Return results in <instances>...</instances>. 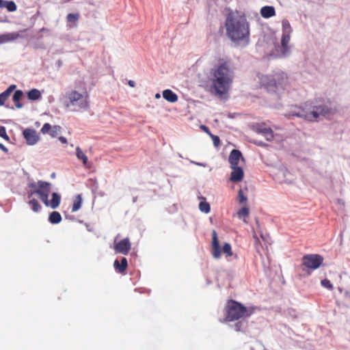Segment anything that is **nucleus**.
I'll return each instance as SVG.
<instances>
[{"label":"nucleus","mask_w":350,"mask_h":350,"mask_svg":"<svg viewBox=\"0 0 350 350\" xmlns=\"http://www.w3.org/2000/svg\"><path fill=\"white\" fill-rule=\"evenodd\" d=\"M82 198L81 195L78 194L75 197L73 204L72 206V212L77 211L81 206Z\"/></svg>","instance_id":"nucleus-24"},{"label":"nucleus","mask_w":350,"mask_h":350,"mask_svg":"<svg viewBox=\"0 0 350 350\" xmlns=\"http://www.w3.org/2000/svg\"><path fill=\"white\" fill-rule=\"evenodd\" d=\"M20 38V34L18 33H9L0 36V43L8 42L17 40Z\"/></svg>","instance_id":"nucleus-19"},{"label":"nucleus","mask_w":350,"mask_h":350,"mask_svg":"<svg viewBox=\"0 0 350 350\" xmlns=\"http://www.w3.org/2000/svg\"><path fill=\"white\" fill-rule=\"evenodd\" d=\"M59 140L62 144H67V139H66L64 137H59Z\"/></svg>","instance_id":"nucleus-39"},{"label":"nucleus","mask_w":350,"mask_h":350,"mask_svg":"<svg viewBox=\"0 0 350 350\" xmlns=\"http://www.w3.org/2000/svg\"><path fill=\"white\" fill-rule=\"evenodd\" d=\"M200 86L204 88H206L207 87V84H206V81H200Z\"/></svg>","instance_id":"nucleus-40"},{"label":"nucleus","mask_w":350,"mask_h":350,"mask_svg":"<svg viewBox=\"0 0 350 350\" xmlns=\"http://www.w3.org/2000/svg\"><path fill=\"white\" fill-rule=\"evenodd\" d=\"M55 173H53V174L51 175V176H52V177H55Z\"/></svg>","instance_id":"nucleus-44"},{"label":"nucleus","mask_w":350,"mask_h":350,"mask_svg":"<svg viewBox=\"0 0 350 350\" xmlns=\"http://www.w3.org/2000/svg\"><path fill=\"white\" fill-rule=\"evenodd\" d=\"M0 137H3L6 141H9L10 140V137L7 135V133H6V129L3 126H0Z\"/></svg>","instance_id":"nucleus-34"},{"label":"nucleus","mask_w":350,"mask_h":350,"mask_svg":"<svg viewBox=\"0 0 350 350\" xmlns=\"http://www.w3.org/2000/svg\"><path fill=\"white\" fill-rule=\"evenodd\" d=\"M323 257L319 254H306L302 257V270H315L323 264Z\"/></svg>","instance_id":"nucleus-9"},{"label":"nucleus","mask_w":350,"mask_h":350,"mask_svg":"<svg viewBox=\"0 0 350 350\" xmlns=\"http://www.w3.org/2000/svg\"><path fill=\"white\" fill-rule=\"evenodd\" d=\"M0 8H5L9 12H14L17 9L16 5L14 1L4 0H0Z\"/></svg>","instance_id":"nucleus-21"},{"label":"nucleus","mask_w":350,"mask_h":350,"mask_svg":"<svg viewBox=\"0 0 350 350\" xmlns=\"http://www.w3.org/2000/svg\"><path fill=\"white\" fill-rule=\"evenodd\" d=\"M291 39V33H282L281 44L284 49H288V44Z\"/></svg>","instance_id":"nucleus-28"},{"label":"nucleus","mask_w":350,"mask_h":350,"mask_svg":"<svg viewBox=\"0 0 350 350\" xmlns=\"http://www.w3.org/2000/svg\"><path fill=\"white\" fill-rule=\"evenodd\" d=\"M336 109L326 105H314L312 103H306L303 107L296 105L291 107V111L285 116L287 117L296 116L308 121H317L320 116L332 114Z\"/></svg>","instance_id":"nucleus-4"},{"label":"nucleus","mask_w":350,"mask_h":350,"mask_svg":"<svg viewBox=\"0 0 350 350\" xmlns=\"http://www.w3.org/2000/svg\"><path fill=\"white\" fill-rule=\"evenodd\" d=\"M237 200L240 204L246 203L247 201V198L244 194V191L242 189H240L238 191Z\"/></svg>","instance_id":"nucleus-32"},{"label":"nucleus","mask_w":350,"mask_h":350,"mask_svg":"<svg viewBox=\"0 0 350 350\" xmlns=\"http://www.w3.org/2000/svg\"><path fill=\"white\" fill-rule=\"evenodd\" d=\"M131 248V244L129 238L123 239L114 245V250L116 253L127 255Z\"/></svg>","instance_id":"nucleus-11"},{"label":"nucleus","mask_w":350,"mask_h":350,"mask_svg":"<svg viewBox=\"0 0 350 350\" xmlns=\"http://www.w3.org/2000/svg\"><path fill=\"white\" fill-rule=\"evenodd\" d=\"M232 172L230 173V180L232 183H239L244 177V172L242 167L236 166L231 167Z\"/></svg>","instance_id":"nucleus-12"},{"label":"nucleus","mask_w":350,"mask_h":350,"mask_svg":"<svg viewBox=\"0 0 350 350\" xmlns=\"http://www.w3.org/2000/svg\"><path fill=\"white\" fill-rule=\"evenodd\" d=\"M48 31L47 29L44 28V27H42L41 29H40V31Z\"/></svg>","instance_id":"nucleus-42"},{"label":"nucleus","mask_w":350,"mask_h":350,"mask_svg":"<svg viewBox=\"0 0 350 350\" xmlns=\"http://www.w3.org/2000/svg\"><path fill=\"white\" fill-rule=\"evenodd\" d=\"M252 129L256 133L264 135L268 141H271L273 138L272 130L264 123H257L254 124L252 126Z\"/></svg>","instance_id":"nucleus-10"},{"label":"nucleus","mask_w":350,"mask_h":350,"mask_svg":"<svg viewBox=\"0 0 350 350\" xmlns=\"http://www.w3.org/2000/svg\"><path fill=\"white\" fill-rule=\"evenodd\" d=\"M211 138L213 139V144L215 147H218L220 144L219 137L217 135H211Z\"/></svg>","instance_id":"nucleus-35"},{"label":"nucleus","mask_w":350,"mask_h":350,"mask_svg":"<svg viewBox=\"0 0 350 350\" xmlns=\"http://www.w3.org/2000/svg\"><path fill=\"white\" fill-rule=\"evenodd\" d=\"M27 97L31 100H38L41 98V93L37 89H32L27 92Z\"/></svg>","instance_id":"nucleus-25"},{"label":"nucleus","mask_w":350,"mask_h":350,"mask_svg":"<svg viewBox=\"0 0 350 350\" xmlns=\"http://www.w3.org/2000/svg\"><path fill=\"white\" fill-rule=\"evenodd\" d=\"M29 190L27 191V204L30 206L33 212H38L42 206L38 201L35 198V195L39 196L40 200L46 206L51 208H56L59 206L61 202V196L57 193H52V198L49 200V194L51 191V183L46 181L38 180L33 182L28 185Z\"/></svg>","instance_id":"nucleus-1"},{"label":"nucleus","mask_w":350,"mask_h":350,"mask_svg":"<svg viewBox=\"0 0 350 350\" xmlns=\"http://www.w3.org/2000/svg\"><path fill=\"white\" fill-rule=\"evenodd\" d=\"M213 76L212 88L216 94L221 96L226 94L234 79V69L230 60L219 58L217 63L211 69Z\"/></svg>","instance_id":"nucleus-2"},{"label":"nucleus","mask_w":350,"mask_h":350,"mask_svg":"<svg viewBox=\"0 0 350 350\" xmlns=\"http://www.w3.org/2000/svg\"><path fill=\"white\" fill-rule=\"evenodd\" d=\"M260 83L269 92L281 94L288 86V78L284 72H276L273 75L262 76Z\"/></svg>","instance_id":"nucleus-6"},{"label":"nucleus","mask_w":350,"mask_h":350,"mask_svg":"<svg viewBox=\"0 0 350 350\" xmlns=\"http://www.w3.org/2000/svg\"><path fill=\"white\" fill-rule=\"evenodd\" d=\"M199 209L205 213H208L211 211L210 204L206 202H200L199 204Z\"/></svg>","instance_id":"nucleus-31"},{"label":"nucleus","mask_w":350,"mask_h":350,"mask_svg":"<svg viewBox=\"0 0 350 350\" xmlns=\"http://www.w3.org/2000/svg\"><path fill=\"white\" fill-rule=\"evenodd\" d=\"M260 14L265 18H268L275 15V10L273 6H264L260 9Z\"/></svg>","instance_id":"nucleus-18"},{"label":"nucleus","mask_w":350,"mask_h":350,"mask_svg":"<svg viewBox=\"0 0 350 350\" xmlns=\"http://www.w3.org/2000/svg\"><path fill=\"white\" fill-rule=\"evenodd\" d=\"M0 149L2 150L4 152L7 153L8 152V149L2 144L0 143Z\"/></svg>","instance_id":"nucleus-38"},{"label":"nucleus","mask_w":350,"mask_h":350,"mask_svg":"<svg viewBox=\"0 0 350 350\" xmlns=\"http://www.w3.org/2000/svg\"><path fill=\"white\" fill-rule=\"evenodd\" d=\"M16 88V85H11L8 88L3 92L0 94V106L4 105L5 102L10 96L11 93Z\"/></svg>","instance_id":"nucleus-17"},{"label":"nucleus","mask_w":350,"mask_h":350,"mask_svg":"<svg viewBox=\"0 0 350 350\" xmlns=\"http://www.w3.org/2000/svg\"><path fill=\"white\" fill-rule=\"evenodd\" d=\"M128 84H129V86H131L132 88H134L135 85V81H133L132 80L129 81Z\"/></svg>","instance_id":"nucleus-41"},{"label":"nucleus","mask_w":350,"mask_h":350,"mask_svg":"<svg viewBox=\"0 0 350 350\" xmlns=\"http://www.w3.org/2000/svg\"><path fill=\"white\" fill-rule=\"evenodd\" d=\"M60 131L61 127L59 126H51L49 123H45L41 129V132L43 134L49 133L53 137L57 136Z\"/></svg>","instance_id":"nucleus-14"},{"label":"nucleus","mask_w":350,"mask_h":350,"mask_svg":"<svg viewBox=\"0 0 350 350\" xmlns=\"http://www.w3.org/2000/svg\"><path fill=\"white\" fill-rule=\"evenodd\" d=\"M79 13H70L66 16L67 22L76 23L79 19Z\"/></svg>","instance_id":"nucleus-30"},{"label":"nucleus","mask_w":350,"mask_h":350,"mask_svg":"<svg viewBox=\"0 0 350 350\" xmlns=\"http://www.w3.org/2000/svg\"><path fill=\"white\" fill-rule=\"evenodd\" d=\"M237 214L239 218L243 219L244 221L245 222V219L248 217L250 214L249 208L247 206L242 207L237 211Z\"/></svg>","instance_id":"nucleus-27"},{"label":"nucleus","mask_w":350,"mask_h":350,"mask_svg":"<svg viewBox=\"0 0 350 350\" xmlns=\"http://www.w3.org/2000/svg\"><path fill=\"white\" fill-rule=\"evenodd\" d=\"M242 326H243L242 322L239 321V322L236 323L234 325V330L237 331V332L241 331L242 330Z\"/></svg>","instance_id":"nucleus-36"},{"label":"nucleus","mask_w":350,"mask_h":350,"mask_svg":"<svg viewBox=\"0 0 350 350\" xmlns=\"http://www.w3.org/2000/svg\"><path fill=\"white\" fill-rule=\"evenodd\" d=\"M49 220L51 224H57L62 221V216L59 212L53 211L50 214Z\"/></svg>","instance_id":"nucleus-23"},{"label":"nucleus","mask_w":350,"mask_h":350,"mask_svg":"<svg viewBox=\"0 0 350 350\" xmlns=\"http://www.w3.org/2000/svg\"><path fill=\"white\" fill-rule=\"evenodd\" d=\"M23 96V92L22 90H16L15 91L12 100L15 103V106L18 109H21L23 107V104L20 103V100H21L22 97Z\"/></svg>","instance_id":"nucleus-22"},{"label":"nucleus","mask_w":350,"mask_h":350,"mask_svg":"<svg viewBox=\"0 0 350 350\" xmlns=\"http://www.w3.org/2000/svg\"><path fill=\"white\" fill-rule=\"evenodd\" d=\"M163 97L170 103H175L178 100V96L171 90H165L163 92Z\"/></svg>","instance_id":"nucleus-20"},{"label":"nucleus","mask_w":350,"mask_h":350,"mask_svg":"<svg viewBox=\"0 0 350 350\" xmlns=\"http://www.w3.org/2000/svg\"><path fill=\"white\" fill-rule=\"evenodd\" d=\"M226 318L224 321H234L241 318L250 317L254 312L252 308H247L241 304L230 300L225 308Z\"/></svg>","instance_id":"nucleus-7"},{"label":"nucleus","mask_w":350,"mask_h":350,"mask_svg":"<svg viewBox=\"0 0 350 350\" xmlns=\"http://www.w3.org/2000/svg\"><path fill=\"white\" fill-rule=\"evenodd\" d=\"M321 284L323 287H325L329 290L334 289L333 285L331 284L330 281L327 279H324V280H321Z\"/></svg>","instance_id":"nucleus-33"},{"label":"nucleus","mask_w":350,"mask_h":350,"mask_svg":"<svg viewBox=\"0 0 350 350\" xmlns=\"http://www.w3.org/2000/svg\"><path fill=\"white\" fill-rule=\"evenodd\" d=\"M76 156L78 159L82 161L84 165H86L88 160V157L79 146L76 148Z\"/></svg>","instance_id":"nucleus-26"},{"label":"nucleus","mask_w":350,"mask_h":350,"mask_svg":"<svg viewBox=\"0 0 350 350\" xmlns=\"http://www.w3.org/2000/svg\"><path fill=\"white\" fill-rule=\"evenodd\" d=\"M240 159L244 160L242 154L240 150L233 149L229 155L228 161L230 165V167L239 166V162Z\"/></svg>","instance_id":"nucleus-13"},{"label":"nucleus","mask_w":350,"mask_h":350,"mask_svg":"<svg viewBox=\"0 0 350 350\" xmlns=\"http://www.w3.org/2000/svg\"><path fill=\"white\" fill-rule=\"evenodd\" d=\"M291 26L286 19L282 21V33H291Z\"/></svg>","instance_id":"nucleus-29"},{"label":"nucleus","mask_w":350,"mask_h":350,"mask_svg":"<svg viewBox=\"0 0 350 350\" xmlns=\"http://www.w3.org/2000/svg\"><path fill=\"white\" fill-rule=\"evenodd\" d=\"M64 99L65 107L72 108L74 111H86L90 108L89 94L85 88L81 91L77 90L68 91Z\"/></svg>","instance_id":"nucleus-5"},{"label":"nucleus","mask_w":350,"mask_h":350,"mask_svg":"<svg viewBox=\"0 0 350 350\" xmlns=\"http://www.w3.org/2000/svg\"><path fill=\"white\" fill-rule=\"evenodd\" d=\"M225 25L226 33L231 40L246 44L249 42L250 25L245 16L230 13Z\"/></svg>","instance_id":"nucleus-3"},{"label":"nucleus","mask_w":350,"mask_h":350,"mask_svg":"<svg viewBox=\"0 0 350 350\" xmlns=\"http://www.w3.org/2000/svg\"><path fill=\"white\" fill-rule=\"evenodd\" d=\"M211 253L213 257L215 259L220 258L222 253L225 254L226 258L230 257L233 254L230 243H225L222 248L220 247L217 234L215 230L212 232Z\"/></svg>","instance_id":"nucleus-8"},{"label":"nucleus","mask_w":350,"mask_h":350,"mask_svg":"<svg viewBox=\"0 0 350 350\" xmlns=\"http://www.w3.org/2000/svg\"><path fill=\"white\" fill-rule=\"evenodd\" d=\"M254 240H255V243H254V245H255V247L257 250L258 252H259V246H260V241H259V239L257 237L256 235H254Z\"/></svg>","instance_id":"nucleus-37"},{"label":"nucleus","mask_w":350,"mask_h":350,"mask_svg":"<svg viewBox=\"0 0 350 350\" xmlns=\"http://www.w3.org/2000/svg\"><path fill=\"white\" fill-rule=\"evenodd\" d=\"M113 267L115 269L120 273H124L128 267V262L126 258H122L120 262L118 260H116L113 262Z\"/></svg>","instance_id":"nucleus-16"},{"label":"nucleus","mask_w":350,"mask_h":350,"mask_svg":"<svg viewBox=\"0 0 350 350\" xmlns=\"http://www.w3.org/2000/svg\"><path fill=\"white\" fill-rule=\"evenodd\" d=\"M155 96H156V98H160V94H157Z\"/></svg>","instance_id":"nucleus-43"},{"label":"nucleus","mask_w":350,"mask_h":350,"mask_svg":"<svg viewBox=\"0 0 350 350\" xmlns=\"http://www.w3.org/2000/svg\"><path fill=\"white\" fill-rule=\"evenodd\" d=\"M23 135L29 145H33L38 140V136L37 135L36 132L33 129H25L23 131Z\"/></svg>","instance_id":"nucleus-15"}]
</instances>
